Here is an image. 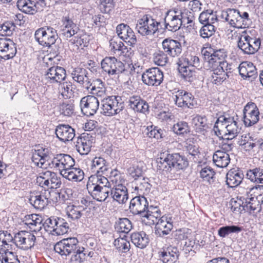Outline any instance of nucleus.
Returning a JSON list of instances; mask_svg holds the SVG:
<instances>
[{"label": "nucleus", "instance_id": "1", "mask_svg": "<svg viewBox=\"0 0 263 263\" xmlns=\"http://www.w3.org/2000/svg\"><path fill=\"white\" fill-rule=\"evenodd\" d=\"M157 167L160 171L171 172L173 170L180 171L189 166V161L184 155L178 153L161 154L157 160Z\"/></svg>", "mask_w": 263, "mask_h": 263}, {"label": "nucleus", "instance_id": "2", "mask_svg": "<svg viewBox=\"0 0 263 263\" xmlns=\"http://www.w3.org/2000/svg\"><path fill=\"white\" fill-rule=\"evenodd\" d=\"M220 17L232 27L238 29L248 28L252 23L249 14L233 8H227L221 12Z\"/></svg>", "mask_w": 263, "mask_h": 263}, {"label": "nucleus", "instance_id": "3", "mask_svg": "<svg viewBox=\"0 0 263 263\" xmlns=\"http://www.w3.org/2000/svg\"><path fill=\"white\" fill-rule=\"evenodd\" d=\"M101 64L103 70L109 76L114 77L122 73H130L135 69L132 64L124 63L114 57H106Z\"/></svg>", "mask_w": 263, "mask_h": 263}, {"label": "nucleus", "instance_id": "4", "mask_svg": "<svg viewBox=\"0 0 263 263\" xmlns=\"http://www.w3.org/2000/svg\"><path fill=\"white\" fill-rule=\"evenodd\" d=\"M58 56L49 57L45 62L48 68L44 74V79L46 84H58L64 81L66 78L65 69L58 65Z\"/></svg>", "mask_w": 263, "mask_h": 263}, {"label": "nucleus", "instance_id": "5", "mask_svg": "<svg viewBox=\"0 0 263 263\" xmlns=\"http://www.w3.org/2000/svg\"><path fill=\"white\" fill-rule=\"evenodd\" d=\"M35 40L39 45L49 48L58 39L57 30L53 27L45 26L37 29L34 33Z\"/></svg>", "mask_w": 263, "mask_h": 263}, {"label": "nucleus", "instance_id": "6", "mask_svg": "<svg viewBox=\"0 0 263 263\" xmlns=\"http://www.w3.org/2000/svg\"><path fill=\"white\" fill-rule=\"evenodd\" d=\"M183 15L184 13L181 10L167 11L164 18V26L163 27L161 25L160 29L162 30V32L167 30L174 32L178 31L182 25Z\"/></svg>", "mask_w": 263, "mask_h": 263}, {"label": "nucleus", "instance_id": "7", "mask_svg": "<svg viewBox=\"0 0 263 263\" xmlns=\"http://www.w3.org/2000/svg\"><path fill=\"white\" fill-rule=\"evenodd\" d=\"M261 45L260 39L251 36L246 31L239 37L237 47L245 54H253L260 49Z\"/></svg>", "mask_w": 263, "mask_h": 263}, {"label": "nucleus", "instance_id": "8", "mask_svg": "<svg viewBox=\"0 0 263 263\" xmlns=\"http://www.w3.org/2000/svg\"><path fill=\"white\" fill-rule=\"evenodd\" d=\"M160 27V22L152 16L146 15L138 21L136 29L142 36H152L161 30Z\"/></svg>", "mask_w": 263, "mask_h": 263}, {"label": "nucleus", "instance_id": "9", "mask_svg": "<svg viewBox=\"0 0 263 263\" xmlns=\"http://www.w3.org/2000/svg\"><path fill=\"white\" fill-rule=\"evenodd\" d=\"M101 108L103 114L108 116H112L119 114L124 108L123 103L119 96L105 97L101 100Z\"/></svg>", "mask_w": 263, "mask_h": 263}, {"label": "nucleus", "instance_id": "10", "mask_svg": "<svg viewBox=\"0 0 263 263\" xmlns=\"http://www.w3.org/2000/svg\"><path fill=\"white\" fill-rule=\"evenodd\" d=\"M164 79L163 72L158 67L146 69L142 74L143 83L148 86H158Z\"/></svg>", "mask_w": 263, "mask_h": 263}, {"label": "nucleus", "instance_id": "11", "mask_svg": "<svg viewBox=\"0 0 263 263\" xmlns=\"http://www.w3.org/2000/svg\"><path fill=\"white\" fill-rule=\"evenodd\" d=\"M78 240L76 237L63 238L54 246V250L62 256H67L78 248Z\"/></svg>", "mask_w": 263, "mask_h": 263}, {"label": "nucleus", "instance_id": "12", "mask_svg": "<svg viewBox=\"0 0 263 263\" xmlns=\"http://www.w3.org/2000/svg\"><path fill=\"white\" fill-rule=\"evenodd\" d=\"M259 110L256 104L253 102H248L243 109V119L246 127L256 124L259 120Z\"/></svg>", "mask_w": 263, "mask_h": 263}, {"label": "nucleus", "instance_id": "13", "mask_svg": "<svg viewBox=\"0 0 263 263\" xmlns=\"http://www.w3.org/2000/svg\"><path fill=\"white\" fill-rule=\"evenodd\" d=\"M91 178L96 180V183L90 184L88 183L87 186L92 197H93L94 196H99L98 193H103L105 197H108L110 189L106 186V184L108 183L107 179L100 174H97L96 177H91Z\"/></svg>", "mask_w": 263, "mask_h": 263}, {"label": "nucleus", "instance_id": "14", "mask_svg": "<svg viewBox=\"0 0 263 263\" xmlns=\"http://www.w3.org/2000/svg\"><path fill=\"white\" fill-rule=\"evenodd\" d=\"M80 105L84 115L92 116L99 109V101L96 97L88 95L81 99Z\"/></svg>", "mask_w": 263, "mask_h": 263}, {"label": "nucleus", "instance_id": "15", "mask_svg": "<svg viewBox=\"0 0 263 263\" xmlns=\"http://www.w3.org/2000/svg\"><path fill=\"white\" fill-rule=\"evenodd\" d=\"M74 159L70 155L65 154L56 155L52 159L51 163H49V166L51 168H55L59 170L60 172L63 169H67L74 166Z\"/></svg>", "mask_w": 263, "mask_h": 263}, {"label": "nucleus", "instance_id": "16", "mask_svg": "<svg viewBox=\"0 0 263 263\" xmlns=\"http://www.w3.org/2000/svg\"><path fill=\"white\" fill-rule=\"evenodd\" d=\"M176 93L173 98L175 105L178 107L192 108L194 107L195 98L191 92L179 89Z\"/></svg>", "mask_w": 263, "mask_h": 263}, {"label": "nucleus", "instance_id": "17", "mask_svg": "<svg viewBox=\"0 0 263 263\" xmlns=\"http://www.w3.org/2000/svg\"><path fill=\"white\" fill-rule=\"evenodd\" d=\"M17 52L16 45L11 39L0 38V57L5 60L12 59Z\"/></svg>", "mask_w": 263, "mask_h": 263}, {"label": "nucleus", "instance_id": "18", "mask_svg": "<svg viewBox=\"0 0 263 263\" xmlns=\"http://www.w3.org/2000/svg\"><path fill=\"white\" fill-rule=\"evenodd\" d=\"M116 32L118 37L128 45L134 47L136 44V36L128 25L123 23L118 25L116 27Z\"/></svg>", "mask_w": 263, "mask_h": 263}, {"label": "nucleus", "instance_id": "19", "mask_svg": "<svg viewBox=\"0 0 263 263\" xmlns=\"http://www.w3.org/2000/svg\"><path fill=\"white\" fill-rule=\"evenodd\" d=\"M70 76L74 82L87 89L92 85L88 76V71L85 68L81 67L72 68Z\"/></svg>", "mask_w": 263, "mask_h": 263}, {"label": "nucleus", "instance_id": "20", "mask_svg": "<svg viewBox=\"0 0 263 263\" xmlns=\"http://www.w3.org/2000/svg\"><path fill=\"white\" fill-rule=\"evenodd\" d=\"M127 106L135 112L146 114L149 112V105L139 96L134 95L127 101Z\"/></svg>", "mask_w": 263, "mask_h": 263}, {"label": "nucleus", "instance_id": "21", "mask_svg": "<svg viewBox=\"0 0 263 263\" xmlns=\"http://www.w3.org/2000/svg\"><path fill=\"white\" fill-rule=\"evenodd\" d=\"M162 45L164 52L172 57H178L182 52L181 43L177 40L166 39L163 41Z\"/></svg>", "mask_w": 263, "mask_h": 263}, {"label": "nucleus", "instance_id": "22", "mask_svg": "<svg viewBox=\"0 0 263 263\" xmlns=\"http://www.w3.org/2000/svg\"><path fill=\"white\" fill-rule=\"evenodd\" d=\"M179 256L180 252L178 248L171 246L158 252L159 259L163 263H175Z\"/></svg>", "mask_w": 263, "mask_h": 263}, {"label": "nucleus", "instance_id": "23", "mask_svg": "<svg viewBox=\"0 0 263 263\" xmlns=\"http://www.w3.org/2000/svg\"><path fill=\"white\" fill-rule=\"evenodd\" d=\"M94 137L89 134L83 133L78 138L76 145L77 151L81 155H87L90 152Z\"/></svg>", "mask_w": 263, "mask_h": 263}, {"label": "nucleus", "instance_id": "24", "mask_svg": "<svg viewBox=\"0 0 263 263\" xmlns=\"http://www.w3.org/2000/svg\"><path fill=\"white\" fill-rule=\"evenodd\" d=\"M118 37H113L109 40V48L111 52L119 55L129 57L132 54L131 48H128Z\"/></svg>", "mask_w": 263, "mask_h": 263}, {"label": "nucleus", "instance_id": "25", "mask_svg": "<svg viewBox=\"0 0 263 263\" xmlns=\"http://www.w3.org/2000/svg\"><path fill=\"white\" fill-rule=\"evenodd\" d=\"M55 133L59 139L64 142L71 141L76 135L74 129L68 124L59 125Z\"/></svg>", "mask_w": 263, "mask_h": 263}, {"label": "nucleus", "instance_id": "26", "mask_svg": "<svg viewBox=\"0 0 263 263\" xmlns=\"http://www.w3.org/2000/svg\"><path fill=\"white\" fill-rule=\"evenodd\" d=\"M147 206V198H132L129 209L133 214L139 215L142 217L145 213Z\"/></svg>", "mask_w": 263, "mask_h": 263}, {"label": "nucleus", "instance_id": "27", "mask_svg": "<svg viewBox=\"0 0 263 263\" xmlns=\"http://www.w3.org/2000/svg\"><path fill=\"white\" fill-rule=\"evenodd\" d=\"M227 64L223 63L222 67L218 66H210L211 71L212 72L211 76L212 83L219 85L229 77V75L224 72L222 68H226L225 66Z\"/></svg>", "mask_w": 263, "mask_h": 263}, {"label": "nucleus", "instance_id": "28", "mask_svg": "<svg viewBox=\"0 0 263 263\" xmlns=\"http://www.w3.org/2000/svg\"><path fill=\"white\" fill-rule=\"evenodd\" d=\"M132 242L140 249H145L149 242V236L144 231L135 232L130 234Z\"/></svg>", "mask_w": 263, "mask_h": 263}, {"label": "nucleus", "instance_id": "29", "mask_svg": "<svg viewBox=\"0 0 263 263\" xmlns=\"http://www.w3.org/2000/svg\"><path fill=\"white\" fill-rule=\"evenodd\" d=\"M204 58L208 59V62L211 66H218L221 65L222 62L224 61V59L227 56L224 49H219L214 51L211 53L207 51L204 53Z\"/></svg>", "mask_w": 263, "mask_h": 263}, {"label": "nucleus", "instance_id": "30", "mask_svg": "<svg viewBox=\"0 0 263 263\" xmlns=\"http://www.w3.org/2000/svg\"><path fill=\"white\" fill-rule=\"evenodd\" d=\"M63 28L61 34L66 39L71 37L77 34L79 29L77 25L68 16H65L63 19Z\"/></svg>", "mask_w": 263, "mask_h": 263}, {"label": "nucleus", "instance_id": "31", "mask_svg": "<svg viewBox=\"0 0 263 263\" xmlns=\"http://www.w3.org/2000/svg\"><path fill=\"white\" fill-rule=\"evenodd\" d=\"M239 72L243 79L249 78L251 81L257 77V71L255 66L252 63H241L239 66Z\"/></svg>", "mask_w": 263, "mask_h": 263}, {"label": "nucleus", "instance_id": "32", "mask_svg": "<svg viewBox=\"0 0 263 263\" xmlns=\"http://www.w3.org/2000/svg\"><path fill=\"white\" fill-rule=\"evenodd\" d=\"M192 124L197 133L204 135L209 128L207 119L205 116L196 115L192 119Z\"/></svg>", "mask_w": 263, "mask_h": 263}, {"label": "nucleus", "instance_id": "33", "mask_svg": "<svg viewBox=\"0 0 263 263\" xmlns=\"http://www.w3.org/2000/svg\"><path fill=\"white\" fill-rule=\"evenodd\" d=\"M243 174L239 170H230L226 176L227 184L230 187L238 186L241 182Z\"/></svg>", "mask_w": 263, "mask_h": 263}, {"label": "nucleus", "instance_id": "34", "mask_svg": "<svg viewBox=\"0 0 263 263\" xmlns=\"http://www.w3.org/2000/svg\"><path fill=\"white\" fill-rule=\"evenodd\" d=\"M213 160L217 167H226L230 162V155L226 152L218 150L214 154Z\"/></svg>", "mask_w": 263, "mask_h": 263}, {"label": "nucleus", "instance_id": "35", "mask_svg": "<svg viewBox=\"0 0 263 263\" xmlns=\"http://www.w3.org/2000/svg\"><path fill=\"white\" fill-rule=\"evenodd\" d=\"M90 86H92L90 88L91 96L99 97L101 100L106 97V88L104 83L101 79L96 80Z\"/></svg>", "mask_w": 263, "mask_h": 263}, {"label": "nucleus", "instance_id": "36", "mask_svg": "<svg viewBox=\"0 0 263 263\" xmlns=\"http://www.w3.org/2000/svg\"><path fill=\"white\" fill-rule=\"evenodd\" d=\"M245 200V206H243L244 211H250V214L252 211L254 213L255 210H257L255 214H253L254 217H256L257 213H260L261 211V205L260 201L258 200V198H243Z\"/></svg>", "mask_w": 263, "mask_h": 263}, {"label": "nucleus", "instance_id": "37", "mask_svg": "<svg viewBox=\"0 0 263 263\" xmlns=\"http://www.w3.org/2000/svg\"><path fill=\"white\" fill-rule=\"evenodd\" d=\"M243 230V227L239 225H226L219 228L218 235L221 238H225L232 233L238 234Z\"/></svg>", "mask_w": 263, "mask_h": 263}, {"label": "nucleus", "instance_id": "38", "mask_svg": "<svg viewBox=\"0 0 263 263\" xmlns=\"http://www.w3.org/2000/svg\"><path fill=\"white\" fill-rule=\"evenodd\" d=\"M115 230L120 233L128 234L133 228L130 220L127 218H120L115 223Z\"/></svg>", "mask_w": 263, "mask_h": 263}, {"label": "nucleus", "instance_id": "39", "mask_svg": "<svg viewBox=\"0 0 263 263\" xmlns=\"http://www.w3.org/2000/svg\"><path fill=\"white\" fill-rule=\"evenodd\" d=\"M17 7L22 12L28 14H34L36 11L33 1L31 0H18Z\"/></svg>", "mask_w": 263, "mask_h": 263}, {"label": "nucleus", "instance_id": "40", "mask_svg": "<svg viewBox=\"0 0 263 263\" xmlns=\"http://www.w3.org/2000/svg\"><path fill=\"white\" fill-rule=\"evenodd\" d=\"M183 151L185 152L190 159H192L194 161H196V156H198L200 152L198 146L194 144L191 140H187L184 145Z\"/></svg>", "mask_w": 263, "mask_h": 263}, {"label": "nucleus", "instance_id": "41", "mask_svg": "<svg viewBox=\"0 0 263 263\" xmlns=\"http://www.w3.org/2000/svg\"><path fill=\"white\" fill-rule=\"evenodd\" d=\"M247 177L252 182L263 184V168L256 167L250 170L247 173Z\"/></svg>", "mask_w": 263, "mask_h": 263}, {"label": "nucleus", "instance_id": "42", "mask_svg": "<svg viewBox=\"0 0 263 263\" xmlns=\"http://www.w3.org/2000/svg\"><path fill=\"white\" fill-rule=\"evenodd\" d=\"M91 168L95 169L97 174L103 173L108 169L107 162L103 157H96L91 162Z\"/></svg>", "mask_w": 263, "mask_h": 263}, {"label": "nucleus", "instance_id": "43", "mask_svg": "<svg viewBox=\"0 0 263 263\" xmlns=\"http://www.w3.org/2000/svg\"><path fill=\"white\" fill-rule=\"evenodd\" d=\"M57 222L55 228H53V229L50 230V231L53 232L54 233L53 234L57 235H61L67 233L69 229V227L65 220L58 217Z\"/></svg>", "mask_w": 263, "mask_h": 263}, {"label": "nucleus", "instance_id": "44", "mask_svg": "<svg viewBox=\"0 0 263 263\" xmlns=\"http://www.w3.org/2000/svg\"><path fill=\"white\" fill-rule=\"evenodd\" d=\"M227 132L224 135V137H229V139H234L240 132V129L238 128L237 122L235 120L234 117L233 118L232 122H230L229 124L226 125Z\"/></svg>", "mask_w": 263, "mask_h": 263}, {"label": "nucleus", "instance_id": "45", "mask_svg": "<svg viewBox=\"0 0 263 263\" xmlns=\"http://www.w3.org/2000/svg\"><path fill=\"white\" fill-rule=\"evenodd\" d=\"M178 69L181 78L184 81L192 82L195 79V72L192 68L178 66Z\"/></svg>", "mask_w": 263, "mask_h": 263}, {"label": "nucleus", "instance_id": "46", "mask_svg": "<svg viewBox=\"0 0 263 263\" xmlns=\"http://www.w3.org/2000/svg\"><path fill=\"white\" fill-rule=\"evenodd\" d=\"M167 54L164 51L158 50L153 54L154 63L160 66H165L168 62Z\"/></svg>", "mask_w": 263, "mask_h": 263}, {"label": "nucleus", "instance_id": "47", "mask_svg": "<svg viewBox=\"0 0 263 263\" xmlns=\"http://www.w3.org/2000/svg\"><path fill=\"white\" fill-rule=\"evenodd\" d=\"M172 130L175 134L179 136L184 135L190 132V128L188 123L182 121L175 124L172 127Z\"/></svg>", "mask_w": 263, "mask_h": 263}, {"label": "nucleus", "instance_id": "48", "mask_svg": "<svg viewBox=\"0 0 263 263\" xmlns=\"http://www.w3.org/2000/svg\"><path fill=\"white\" fill-rule=\"evenodd\" d=\"M34 152L40 157L42 163H47L46 165H49V163H51L52 160V153L48 148L41 147L37 149H35Z\"/></svg>", "mask_w": 263, "mask_h": 263}, {"label": "nucleus", "instance_id": "49", "mask_svg": "<svg viewBox=\"0 0 263 263\" xmlns=\"http://www.w3.org/2000/svg\"><path fill=\"white\" fill-rule=\"evenodd\" d=\"M59 84V92L65 99L71 97L72 95V85L70 82H61Z\"/></svg>", "mask_w": 263, "mask_h": 263}, {"label": "nucleus", "instance_id": "50", "mask_svg": "<svg viewBox=\"0 0 263 263\" xmlns=\"http://www.w3.org/2000/svg\"><path fill=\"white\" fill-rule=\"evenodd\" d=\"M15 28V24L13 21H6L0 25V35L10 36L12 34Z\"/></svg>", "mask_w": 263, "mask_h": 263}, {"label": "nucleus", "instance_id": "51", "mask_svg": "<svg viewBox=\"0 0 263 263\" xmlns=\"http://www.w3.org/2000/svg\"><path fill=\"white\" fill-rule=\"evenodd\" d=\"M59 111L61 115L70 117L74 112V105L71 101H66L59 105Z\"/></svg>", "mask_w": 263, "mask_h": 263}, {"label": "nucleus", "instance_id": "52", "mask_svg": "<svg viewBox=\"0 0 263 263\" xmlns=\"http://www.w3.org/2000/svg\"><path fill=\"white\" fill-rule=\"evenodd\" d=\"M29 203L36 209L43 210L49 204H51L49 198H28Z\"/></svg>", "mask_w": 263, "mask_h": 263}, {"label": "nucleus", "instance_id": "53", "mask_svg": "<svg viewBox=\"0 0 263 263\" xmlns=\"http://www.w3.org/2000/svg\"><path fill=\"white\" fill-rule=\"evenodd\" d=\"M110 191L112 195V197H128V190L123 184L116 185L115 188L110 189Z\"/></svg>", "mask_w": 263, "mask_h": 263}, {"label": "nucleus", "instance_id": "54", "mask_svg": "<svg viewBox=\"0 0 263 263\" xmlns=\"http://www.w3.org/2000/svg\"><path fill=\"white\" fill-rule=\"evenodd\" d=\"M146 135L149 138H154L157 139H161L164 134V130L157 126H148L145 129Z\"/></svg>", "mask_w": 263, "mask_h": 263}, {"label": "nucleus", "instance_id": "55", "mask_svg": "<svg viewBox=\"0 0 263 263\" xmlns=\"http://www.w3.org/2000/svg\"><path fill=\"white\" fill-rule=\"evenodd\" d=\"M199 173L200 177L203 180L209 182L215 174L214 170L209 166H206L203 168L201 167Z\"/></svg>", "mask_w": 263, "mask_h": 263}, {"label": "nucleus", "instance_id": "56", "mask_svg": "<svg viewBox=\"0 0 263 263\" xmlns=\"http://www.w3.org/2000/svg\"><path fill=\"white\" fill-rule=\"evenodd\" d=\"M99 7L102 13H110L114 7V0H100Z\"/></svg>", "mask_w": 263, "mask_h": 263}, {"label": "nucleus", "instance_id": "57", "mask_svg": "<svg viewBox=\"0 0 263 263\" xmlns=\"http://www.w3.org/2000/svg\"><path fill=\"white\" fill-rule=\"evenodd\" d=\"M215 27L212 24H205L200 30V35L202 38H209L214 34Z\"/></svg>", "mask_w": 263, "mask_h": 263}, {"label": "nucleus", "instance_id": "58", "mask_svg": "<svg viewBox=\"0 0 263 263\" xmlns=\"http://www.w3.org/2000/svg\"><path fill=\"white\" fill-rule=\"evenodd\" d=\"M110 178L112 182L117 184H123L125 182L124 175L116 169L112 170L110 174Z\"/></svg>", "mask_w": 263, "mask_h": 263}, {"label": "nucleus", "instance_id": "59", "mask_svg": "<svg viewBox=\"0 0 263 263\" xmlns=\"http://www.w3.org/2000/svg\"><path fill=\"white\" fill-rule=\"evenodd\" d=\"M114 245L116 247L117 250H120L121 248L122 252L123 253L127 252L130 248V245L129 241H120L119 238H117L114 240Z\"/></svg>", "mask_w": 263, "mask_h": 263}, {"label": "nucleus", "instance_id": "60", "mask_svg": "<svg viewBox=\"0 0 263 263\" xmlns=\"http://www.w3.org/2000/svg\"><path fill=\"white\" fill-rule=\"evenodd\" d=\"M57 218H58V217L57 216H51L50 217L47 218L45 220L42 226L47 231H50V230H52L53 228H55L56 223L58 222Z\"/></svg>", "mask_w": 263, "mask_h": 263}, {"label": "nucleus", "instance_id": "61", "mask_svg": "<svg viewBox=\"0 0 263 263\" xmlns=\"http://www.w3.org/2000/svg\"><path fill=\"white\" fill-rule=\"evenodd\" d=\"M149 184L147 182H144L141 183L139 186H136L135 187L134 191L132 192L133 197H145L144 193L143 192V187H145L146 189L148 188Z\"/></svg>", "mask_w": 263, "mask_h": 263}, {"label": "nucleus", "instance_id": "62", "mask_svg": "<svg viewBox=\"0 0 263 263\" xmlns=\"http://www.w3.org/2000/svg\"><path fill=\"white\" fill-rule=\"evenodd\" d=\"M248 136L249 140H247L246 143H243L242 144L241 142V144H240V146L246 151H250L257 146L256 139L250 136L249 134Z\"/></svg>", "mask_w": 263, "mask_h": 263}, {"label": "nucleus", "instance_id": "63", "mask_svg": "<svg viewBox=\"0 0 263 263\" xmlns=\"http://www.w3.org/2000/svg\"><path fill=\"white\" fill-rule=\"evenodd\" d=\"M233 139H229V137H224L221 143V148L224 152H228L232 150L234 145L232 141Z\"/></svg>", "mask_w": 263, "mask_h": 263}, {"label": "nucleus", "instance_id": "64", "mask_svg": "<svg viewBox=\"0 0 263 263\" xmlns=\"http://www.w3.org/2000/svg\"><path fill=\"white\" fill-rule=\"evenodd\" d=\"M127 173L130 176L134 178L135 180H136L142 176V170L138 166L130 167L127 170Z\"/></svg>", "mask_w": 263, "mask_h": 263}]
</instances>
